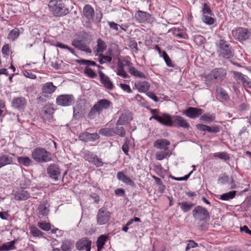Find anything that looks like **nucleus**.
Instances as JSON below:
<instances>
[{
  "mask_svg": "<svg viewBox=\"0 0 251 251\" xmlns=\"http://www.w3.org/2000/svg\"><path fill=\"white\" fill-rule=\"evenodd\" d=\"M135 19L139 23H151L154 21V18L151 15L141 10L135 13Z\"/></svg>",
  "mask_w": 251,
  "mask_h": 251,
  "instance_id": "nucleus-11",
  "label": "nucleus"
},
{
  "mask_svg": "<svg viewBox=\"0 0 251 251\" xmlns=\"http://www.w3.org/2000/svg\"><path fill=\"white\" fill-rule=\"evenodd\" d=\"M84 73L91 78H95L97 76V75L94 71L91 68L88 67H86L85 69Z\"/></svg>",
  "mask_w": 251,
  "mask_h": 251,
  "instance_id": "nucleus-54",
  "label": "nucleus"
},
{
  "mask_svg": "<svg viewBox=\"0 0 251 251\" xmlns=\"http://www.w3.org/2000/svg\"><path fill=\"white\" fill-rule=\"evenodd\" d=\"M107 45L101 39L99 38L97 40V48L96 50V55L102 53L106 50Z\"/></svg>",
  "mask_w": 251,
  "mask_h": 251,
  "instance_id": "nucleus-32",
  "label": "nucleus"
},
{
  "mask_svg": "<svg viewBox=\"0 0 251 251\" xmlns=\"http://www.w3.org/2000/svg\"><path fill=\"white\" fill-rule=\"evenodd\" d=\"M107 23L110 28L112 29L115 30V31H118L119 28L122 30H125L122 27H121L119 25L114 22L108 21Z\"/></svg>",
  "mask_w": 251,
  "mask_h": 251,
  "instance_id": "nucleus-52",
  "label": "nucleus"
},
{
  "mask_svg": "<svg viewBox=\"0 0 251 251\" xmlns=\"http://www.w3.org/2000/svg\"><path fill=\"white\" fill-rule=\"evenodd\" d=\"M56 89V87L53 85L52 82L45 83L42 88V92L45 94H50L53 93Z\"/></svg>",
  "mask_w": 251,
  "mask_h": 251,
  "instance_id": "nucleus-27",
  "label": "nucleus"
},
{
  "mask_svg": "<svg viewBox=\"0 0 251 251\" xmlns=\"http://www.w3.org/2000/svg\"><path fill=\"white\" fill-rule=\"evenodd\" d=\"M37 225L41 229L45 231H49L51 228L50 225L49 223L38 222Z\"/></svg>",
  "mask_w": 251,
  "mask_h": 251,
  "instance_id": "nucleus-50",
  "label": "nucleus"
},
{
  "mask_svg": "<svg viewBox=\"0 0 251 251\" xmlns=\"http://www.w3.org/2000/svg\"><path fill=\"white\" fill-rule=\"evenodd\" d=\"M99 61L100 64H103L106 62H110L112 59L110 55H104L102 53L99 54Z\"/></svg>",
  "mask_w": 251,
  "mask_h": 251,
  "instance_id": "nucleus-47",
  "label": "nucleus"
},
{
  "mask_svg": "<svg viewBox=\"0 0 251 251\" xmlns=\"http://www.w3.org/2000/svg\"><path fill=\"white\" fill-rule=\"evenodd\" d=\"M201 12L202 13V16L207 15H209L210 16L214 15L210 7L206 3L202 4Z\"/></svg>",
  "mask_w": 251,
  "mask_h": 251,
  "instance_id": "nucleus-45",
  "label": "nucleus"
},
{
  "mask_svg": "<svg viewBox=\"0 0 251 251\" xmlns=\"http://www.w3.org/2000/svg\"><path fill=\"white\" fill-rule=\"evenodd\" d=\"M117 178L123 182L131 186L134 185V182L123 172H119L117 173Z\"/></svg>",
  "mask_w": 251,
  "mask_h": 251,
  "instance_id": "nucleus-26",
  "label": "nucleus"
},
{
  "mask_svg": "<svg viewBox=\"0 0 251 251\" xmlns=\"http://www.w3.org/2000/svg\"><path fill=\"white\" fill-rule=\"evenodd\" d=\"M164 60L168 67L172 68L175 67L174 64L172 62V60L171 59L169 56H168Z\"/></svg>",
  "mask_w": 251,
  "mask_h": 251,
  "instance_id": "nucleus-57",
  "label": "nucleus"
},
{
  "mask_svg": "<svg viewBox=\"0 0 251 251\" xmlns=\"http://www.w3.org/2000/svg\"><path fill=\"white\" fill-rule=\"evenodd\" d=\"M50 11L55 17H62L67 15L69 10L60 0H50L49 3Z\"/></svg>",
  "mask_w": 251,
  "mask_h": 251,
  "instance_id": "nucleus-2",
  "label": "nucleus"
},
{
  "mask_svg": "<svg viewBox=\"0 0 251 251\" xmlns=\"http://www.w3.org/2000/svg\"><path fill=\"white\" fill-rule=\"evenodd\" d=\"M100 113V110L94 104L88 114V118L90 119H94L98 117Z\"/></svg>",
  "mask_w": 251,
  "mask_h": 251,
  "instance_id": "nucleus-37",
  "label": "nucleus"
},
{
  "mask_svg": "<svg viewBox=\"0 0 251 251\" xmlns=\"http://www.w3.org/2000/svg\"><path fill=\"white\" fill-rule=\"evenodd\" d=\"M146 94L149 98L153 100L154 101L157 102L158 101V99L153 93L149 92H147Z\"/></svg>",
  "mask_w": 251,
  "mask_h": 251,
  "instance_id": "nucleus-59",
  "label": "nucleus"
},
{
  "mask_svg": "<svg viewBox=\"0 0 251 251\" xmlns=\"http://www.w3.org/2000/svg\"><path fill=\"white\" fill-rule=\"evenodd\" d=\"M18 161L19 163L23 164L24 166H29L31 164V160L26 156L23 157L20 156L18 157Z\"/></svg>",
  "mask_w": 251,
  "mask_h": 251,
  "instance_id": "nucleus-48",
  "label": "nucleus"
},
{
  "mask_svg": "<svg viewBox=\"0 0 251 251\" xmlns=\"http://www.w3.org/2000/svg\"><path fill=\"white\" fill-rule=\"evenodd\" d=\"M241 231H244L245 233L251 235V230L249 229L247 226H244L243 227L240 228Z\"/></svg>",
  "mask_w": 251,
  "mask_h": 251,
  "instance_id": "nucleus-64",
  "label": "nucleus"
},
{
  "mask_svg": "<svg viewBox=\"0 0 251 251\" xmlns=\"http://www.w3.org/2000/svg\"><path fill=\"white\" fill-rule=\"evenodd\" d=\"M108 238V236L106 235H102L98 238L97 241V246L98 251H100L103 248L105 242Z\"/></svg>",
  "mask_w": 251,
  "mask_h": 251,
  "instance_id": "nucleus-36",
  "label": "nucleus"
},
{
  "mask_svg": "<svg viewBox=\"0 0 251 251\" xmlns=\"http://www.w3.org/2000/svg\"><path fill=\"white\" fill-rule=\"evenodd\" d=\"M135 87L141 93L146 92L150 87V84L146 81L138 82L135 83Z\"/></svg>",
  "mask_w": 251,
  "mask_h": 251,
  "instance_id": "nucleus-28",
  "label": "nucleus"
},
{
  "mask_svg": "<svg viewBox=\"0 0 251 251\" xmlns=\"http://www.w3.org/2000/svg\"><path fill=\"white\" fill-rule=\"evenodd\" d=\"M9 46L7 44L4 45L1 50V52L3 54L8 55L9 54Z\"/></svg>",
  "mask_w": 251,
  "mask_h": 251,
  "instance_id": "nucleus-62",
  "label": "nucleus"
},
{
  "mask_svg": "<svg viewBox=\"0 0 251 251\" xmlns=\"http://www.w3.org/2000/svg\"><path fill=\"white\" fill-rule=\"evenodd\" d=\"M213 16L209 15L202 16V21L207 25H212L214 24L215 19L212 17Z\"/></svg>",
  "mask_w": 251,
  "mask_h": 251,
  "instance_id": "nucleus-46",
  "label": "nucleus"
},
{
  "mask_svg": "<svg viewBox=\"0 0 251 251\" xmlns=\"http://www.w3.org/2000/svg\"><path fill=\"white\" fill-rule=\"evenodd\" d=\"M232 73L237 84L242 85L245 88H251V79L247 75L237 71H233Z\"/></svg>",
  "mask_w": 251,
  "mask_h": 251,
  "instance_id": "nucleus-9",
  "label": "nucleus"
},
{
  "mask_svg": "<svg viewBox=\"0 0 251 251\" xmlns=\"http://www.w3.org/2000/svg\"><path fill=\"white\" fill-rule=\"evenodd\" d=\"M44 118L45 120L51 122L53 120V115L54 112V109L53 105L50 103L46 104L42 110Z\"/></svg>",
  "mask_w": 251,
  "mask_h": 251,
  "instance_id": "nucleus-17",
  "label": "nucleus"
},
{
  "mask_svg": "<svg viewBox=\"0 0 251 251\" xmlns=\"http://www.w3.org/2000/svg\"><path fill=\"white\" fill-rule=\"evenodd\" d=\"M32 157L38 162H47L51 159V153L41 148L35 149L32 152Z\"/></svg>",
  "mask_w": 251,
  "mask_h": 251,
  "instance_id": "nucleus-4",
  "label": "nucleus"
},
{
  "mask_svg": "<svg viewBox=\"0 0 251 251\" xmlns=\"http://www.w3.org/2000/svg\"><path fill=\"white\" fill-rule=\"evenodd\" d=\"M99 75L100 82L108 90H112L114 85L109 77L105 75L101 71L99 72Z\"/></svg>",
  "mask_w": 251,
  "mask_h": 251,
  "instance_id": "nucleus-23",
  "label": "nucleus"
},
{
  "mask_svg": "<svg viewBox=\"0 0 251 251\" xmlns=\"http://www.w3.org/2000/svg\"><path fill=\"white\" fill-rule=\"evenodd\" d=\"M83 157L86 161L93 164L97 167H101L103 163L101 160L94 153L88 150H85L82 152Z\"/></svg>",
  "mask_w": 251,
  "mask_h": 251,
  "instance_id": "nucleus-10",
  "label": "nucleus"
},
{
  "mask_svg": "<svg viewBox=\"0 0 251 251\" xmlns=\"http://www.w3.org/2000/svg\"><path fill=\"white\" fill-rule=\"evenodd\" d=\"M79 62L83 65L87 66H96V63L95 61L89 60L81 59L79 61Z\"/></svg>",
  "mask_w": 251,
  "mask_h": 251,
  "instance_id": "nucleus-56",
  "label": "nucleus"
},
{
  "mask_svg": "<svg viewBox=\"0 0 251 251\" xmlns=\"http://www.w3.org/2000/svg\"><path fill=\"white\" fill-rule=\"evenodd\" d=\"M117 75L121 76L123 78H126L129 77V75L124 70V65L123 63H120L117 66Z\"/></svg>",
  "mask_w": 251,
  "mask_h": 251,
  "instance_id": "nucleus-38",
  "label": "nucleus"
},
{
  "mask_svg": "<svg viewBox=\"0 0 251 251\" xmlns=\"http://www.w3.org/2000/svg\"><path fill=\"white\" fill-rule=\"evenodd\" d=\"M215 119V116L214 114L206 113L201 116L200 120L203 123L209 124L214 121Z\"/></svg>",
  "mask_w": 251,
  "mask_h": 251,
  "instance_id": "nucleus-35",
  "label": "nucleus"
},
{
  "mask_svg": "<svg viewBox=\"0 0 251 251\" xmlns=\"http://www.w3.org/2000/svg\"><path fill=\"white\" fill-rule=\"evenodd\" d=\"M178 205L181 210L184 213L189 211L195 205V204L190 201H183L178 202Z\"/></svg>",
  "mask_w": 251,
  "mask_h": 251,
  "instance_id": "nucleus-30",
  "label": "nucleus"
},
{
  "mask_svg": "<svg viewBox=\"0 0 251 251\" xmlns=\"http://www.w3.org/2000/svg\"><path fill=\"white\" fill-rule=\"evenodd\" d=\"M15 241H12L3 244L0 246V251H9L16 249Z\"/></svg>",
  "mask_w": 251,
  "mask_h": 251,
  "instance_id": "nucleus-33",
  "label": "nucleus"
},
{
  "mask_svg": "<svg viewBox=\"0 0 251 251\" xmlns=\"http://www.w3.org/2000/svg\"><path fill=\"white\" fill-rule=\"evenodd\" d=\"M219 93L222 98H223L225 100L228 99V94L226 91H225L224 90H223V89H220Z\"/></svg>",
  "mask_w": 251,
  "mask_h": 251,
  "instance_id": "nucleus-60",
  "label": "nucleus"
},
{
  "mask_svg": "<svg viewBox=\"0 0 251 251\" xmlns=\"http://www.w3.org/2000/svg\"><path fill=\"white\" fill-rule=\"evenodd\" d=\"M236 191H232L229 192L224 193L220 196V199L223 201H228L233 199L236 195Z\"/></svg>",
  "mask_w": 251,
  "mask_h": 251,
  "instance_id": "nucleus-39",
  "label": "nucleus"
},
{
  "mask_svg": "<svg viewBox=\"0 0 251 251\" xmlns=\"http://www.w3.org/2000/svg\"><path fill=\"white\" fill-rule=\"evenodd\" d=\"M170 155L169 151H162L156 152L155 154L156 159L158 160H162L167 156Z\"/></svg>",
  "mask_w": 251,
  "mask_h": 251,
  "instance_id": "nucleus-44",
  "label": "nucleus"
},
{
  "mask_svg": "<svg viewBox=\"0 0 251 251\" xmlns=\"http://www.w3.org/2000/svg\"><path fill=\"white\" fill-rule=\"evenodd\" d=\"M232 34L239 42L245 41L251 36V31L246 28L238 27L232 30Z\"/></svg>",
  "mask_w": 251,
  "mask_h": 251,
  "instance_id": "nucleus-8",
  "label": "nucleus"
},
{
  "mask_svg": "<svg viewBox=\"0 0 251 251\" xmlns=\"http://www.w3.org/2000/svg\"><path fill=\"white\" fill-rule=\"evenodd\" d=\"M110 213L104 208L99 209L97 215V223L100 225L106 224L110 219Z\"/></svg>",
  "mask_w": 251,
  "mask_h": 251,
  "instance_id": "nucleus-14",
  "label": "nucleus"
},
{
  "mask_svg": "<svg viewBox=\"0 0 251 251\" xmlns=\"http://www.w3.org/2000/svg\"><path fill=\"white\" fill-rule=\"evenodd\" d=\"M197 247H198V244L197 243L195 242L193 240H190L188 241L185 250L187 251L192 248H196Z\"/></svg>",
  "mask_w": 251,
  "mask_h": 251,
  "instance_id": "nucleus-53",
  "label": "nucleus"
},
{
  "mask_svg": "<svg viewBox=\"0 0 251 251\" xmlns=\"http://www.w3.org/2000/svg\"><path fill=\"white\" fill-rule=\"evenodd\" d=\"M27 104V100L24 97H17L13 99L11 102L12 107L20 111H23Z\"/></svg>",
  "mask_w": 251,
  "mask_h": 251,
  "instance_id": "nucleus-13",
  "label": "nucleus"
},
{
  "mask_svg": "<svg viewBox=\"0 0 251 251\" xmlns=\"http://www.w3.org/2000/svg\"><path fill=\"white\" fill-rule=\"evenodd\" d=\"M38 210L39 214L42 216H47L49 212V206L46 202L43 201L39 204Z\"/></svg>",
  "mask_w": 251,
  "mask_h": 251,
  "instance_id": "nucleus-29",
  "label": "nucleus"
},
{
  "mask_svg": "<svg viewBox=\"0 0 251 251\" xmlns=\"http://www.w3.org/2000/svg\"><path fill=\"white\" fill-rule=\"evenodd\" d=\"M132 120L131 113L128 110L121 112V115L117 122V126H124L129 124Z\"/></svg>",
  "mask_w": 251,
  "mask_h": 251,
  "instance_id": "nucleus-16",
  "label": "nucleus"
},
{
  "mask_svg": "<svg viewBox=\"0 0 251 251\" xmlns=\"http://www.w3.org/2000/svg\"><path fill=\"white\" fill-rule=\"evenodd\" d=\"M79 138L80 140L86 142H94L99 139L100 136L97 133H90L88 132H84L80 134Z\"/></svg>",
  "mask_w": 251,
  "mask_h": 251,
  "instance_id": "nucleus-21",
  "label": "nucleus"
},
{
  "mask_svg": "<svg viewBox=\"0 0 251 251\" xmlns=\"http://www.w3.org/2000/svg\"><path fill=\"white\" fill-rule=\"evenodd\" d=\"M213 156L215 157L219 158L225 161H227L229 159V156L226 152H218L213 154Z\"/></svg>",
  "mask_w": 251,
  "mask_h": 251,
  "instance_id": "nucleus-49",
  "label": "nucleus"
},
{
  "mask_svg": "<svg viewBox=\"0 0 251 251\" xmlns=\"http://www.w3.org/2000/svg\"><path fill=\"white\" fill-rule=\"evenodd\" d=\"M120 85L121 87L124 91H126V92L129 93H131L132 91L129 85L122 83H120Z\"/></svg>",
  "mask_w": 251,
  "mask_h": 251,
  "instance_id": "nucleus-58",
  "label": "nucleus"
},
{
  "mask_svg": "<svg viewBox=\"0 0 251 251\" xmlns=\"http://www.w3.org/2000/svg\"><path fill=\"white\" fill-rule=\"evenodd\" d=\"M25 75L26 77L31 79H35L36 78V75L30 72H25Z\"/></svg>",
  "mask_w": 251,
  "mask_h": 251,
  "instance_id": "nucleus-63",
  "label": "nucleus"
},
{
  "mask_svg": "<svg viewBox=\"0 0 251 251\" xmlns=\"http://www.w3.org/2000/svg\"><path fill=\"white\" fill-rule=\"evenodd\" d=\"M92 241L87 237H83L79 239L75 243L77 250L82 251L91 246Z\"/></svg>",
  "mask_w": 251,
  "mask_h": 251,
  "instance_id": "nucleus-22",
  "label": "nucleus"
},
{
  "mask_svg": "<svg viewBox=\"0 0 251 251\" xmlns=\"http://www.w3.org/2000/svg\"><path fill=\"white\" fill-rule=\"evenodd\" d=\"M47 172L49 177L55 181L59 179V177L61 175V171L58 165L52 164L47 169Z\"/></svg>",
  "mask_w": 251,
  "mask_h": 251,
  "instance_id": "nucleus-15",
  "label": "nucleus"
},
{
  "mask_svg": "<svg viewBox=\"0 0 251 251\" xmlns=\"http://www.w3.org/2000/svg\"><path fill=\"white\" fill-rule=\"evenodd\" d=\"M83 15L88 21L87 23L88 24L90 25L94 20L95 15V11L93 8L90 5H85L83 9Z\"/></svg>",
  "mask_w": 251,
  "mask_h": 251,
  "instance_id": "nucleus-20",
  "label": "nucleus"
},
{
  "mask_svg": "<svg viewBox=\"0 0 251 251\" xmlns=\"http://www.w3.org/2000/svg\"><path fill=\"white\" fill-rule=\"evenodd\" d=\"M13 158L8 155L0 156V168L7 165L12 164Z\"/></svg>",
  "mask_w": 251,
  "mask_h": 251,
  "instance_id": "nucleus-31",
  "label": "nucleus"
},
{
  "mask_svg": "<svg viewBox=\"0 0 251 251\" xmlns=\"http://www.w3.org/2000/svg\"><path fill=\"white\" fill-rule=\"evenodd\" d=\"M95 105L101 113L103 110L109 109L112 105V103L110 100L104 99L98 100Z\"/></svg>",
  "mask_w": 251,
  "mask_h": 251,
  "instance_id": "nucleus-25",
  "label": "nucleus"
},
{
  "mask_svg": "<svg viewBox=\"0 0 251 251\" xmlns=\"http://www.w3.org/2000/svg\"><path fill=\"white\" fill-rule=\"evenodd\" d=\"M9 216L8 211L0 212V218L2 220H7Z\"/></svg>",
  "mask_w": 251,
  "mask_h": 251,
  "instance_id": "nucleus-61",
  "label": "nucleus"
},
{
  "mask_svg": "<svg viewBox=\"0 0 251 251\" xmlns=\"http://www.w3.org/2000/svg\"><path fill=\"white\" fill-rule=\"evenodd\" d=\"M170 145V141L166 139H158L155 141L153 143V146L155 148L164 151H169L168 146Z\"/></svg>",
  "mask_w": 251,
  "mask_h": 251,
  "instance_id": "nucleus-24",
  "label": "nucleus"
},
{
  "mask_svg": "<svg viewBox=\"0 0 251 251\" xmlns=\"http://www.w3.org/2000/svg\"><path fill=\"white\" fill-rule=\"evenodd\" d=\"M75 99L74 96L72 94H63L58 96L56 102L58 105L62 106H69L75 102Z\"/></svg>",
  "mask_w": 251,
  "mask_h": 251,
  "instance_id": "nucleus-12",
  "label": "nucleus"
},
{
  "mask_svg": "<svg viewBox=\"0 0 251 251\" xmlns=\"http://www.w3.org/2000/svg\"><path fill=\"white\" fill-rule=\"evenodd\" d=\"M192 214L194 218L199 222H205L210 219L209 212L201 206H196L192 211Z\"/></svg>",
  "mask_w": 251,
  "mask_h": 251,
  "instance_id": "nucleus-5",
  "label": "nucleus"
},
{
  "mask_svg": "<svg viewBox=\"0 0 251 251\" xmlns=\"http://www.w3.org/2000/svg\"><path fill=\"white\" fill-rule=\"evenodd\" d=\"M74 246V243L73 241L67 240L63 242L61 248L63 251H72Z\"/></svg>",
  "mask_w": 251,
  "mask_h": 251,
  "instance_id": "nucleus-34",
  "label": "nucleus"
},
{
  "mask_svg": "<svg viewBox=\"0 0 251 251\" xmlns=\"http://www.w3.org/2000/svg\"><path fill=\"white\" fill-rule=\"evenodd\" d=\"M30 232L33 236L36 237H43L44 233L40 231L37 227L31 226L29 228Z\"/></svg>",
  "mask_w": 251,
  "mask_h": 251,
  "instance_id": "nucleus-40",
  "label": "nucleus"
},
{
  "mask_svg": "<svg viewBox=\"0 0 251 251\" xmlns=\"http://www.w3.org/2000/svg\"><path fill=\"white\" fill-rule=\"evenodd\" d=\"M226 71L222 68H216L211 71L205 77V82L207 85L212 83L213 78L214 79L222 80L226 76Z\"/></svg>",
  "mask_w": 251,
  "mask_h": 251,
  "instance_id": "nucleus-6",
  "label": "nucleus"
},
{
  "mask_svg": "<svg viewBox=\"0 0 251 251\" xmlns=\"http://www.w3.org/2000/svg\"><path fill=\"white\" fill-rule=\"evenodd\" d=\"M100 134L106 136H112L115 134L122 137L125 135V131L123 126H113V127H105L101 129Z\"/></svg>",
  "mask_w": 251,
  "mask_h": 251,
  "instance_id": "nucleus-7",
  "label": "nucleus"
},
{
  "mask_svg": "<svg viewBox=\"0 0 251 251\" xmlns=\"http://www.w3.org/2000/svg\"><path fill=\"white\" fill-rule=\"evenodd\" d=\"M230 180V178L227 175L224 174L222 176L219 178L218 179V183L225 184L227 183Z\"/></svg>",
  "mask_w": 251,
  "mask_h": 251,
  "instance_id": "nucleus-51",
  "label": "nucleus"
},
{
  "mask_svg": "<svg viewBox=\"0 0 251 251\" xmlns=\"http://www.w3.org/2000/svg\"><path fill=\"white\" fill-rule=\"evenodd\" d=\"M203 112V110L202 109L189 107L184 111L183 114L191 119H195L201 115Z\"/></svg>",
  "mask_w": 251,
  "mask_h": 251,
  "instance_id": "nucleus-18",
  "label": "nucleus"
},
{
  "mask_svg": "<svg viewBox=\"0 0 251 251\" xmlns=\"http://www.w3.org/2000/svg\"><path fill=\"white\" fill-rule=\"evenodd\" d=\"M20 35V31L17 28L12 29L8 35V38L14 41L16 40Z\"/></svg>",
  "mask_w": 251,
  "mask_h": 251,
  "instance_id": "nucleus-43",
  "label": "nucleus"
},
{
  "mask_svg": "<svg viewBox=\"0 0 251 251\" xmlns=\"http://www.w3.org/2000/svg\"><path fill=\"white\" fill-rule=\"evenodd\" d=\"M217 52L219 56L225 59H229L234 56V50L229 44L224 39H221L217 44Z\"/></svg>",
  "mask_w": 251,
  "mask_h": 251,
  "instance_id": "nucleus-3",
  "label": "nucleus"
},
{
  "mask_svg": "<svg viewBox=\"0 0 251 251\" xmlns=\"http://www.w3.org/2000/svg\"><path fill=\"white\" fill-rule=\"evenodd\" d=\"M197 128L201 131H207L212 133H217L220 131L219 126H197Z\"/></svg>",
  "mask_w": 251,
  "mask_h": 251,
  "instance_id": "nucleus-42",
  "label": "nucleus"
},
{
  "mask_svg": "<svg viewBox=\"0 0 251 251\" xmlns=\"http://www.w3.org/2000/svg\"><path fill=\"white\" fill-rule=\"evenodd\" d=\"M128 72L131 75L135 77L143 78H146V75L142 72L138 71L133 67L129 68Z\"/></svg>",
  "mask_w": 251,
  "mask_h": 251,
  "instance_id": "nucleus-41",
  "label": "nucleus"
},
{
  "mask_svg": "<svg viewBox=\"0 0 251 251\" xmlns=\"http://www.w3.org/2000/svg\"><path fill=\"white\" fill-rule=\"evenodd\" d=\"M153 115L150 118V120L154 119L160 124L165 126H173V124L178 126H188L186 121L181 117L178 116H171L166 113H158V110L151 109Z\"/></svg>",
  "mask_w": 251,
  "mask_h": 251,
  "instance_id": "nucleus-1",
  "label": "nucleus"
},
{
  "mask_svg": "<svg viewBox=\"0 0 251 251\" xmlns=\"http://www.w3.org/2000/svg\"><path fill=\"white\" fill-rule=\"evenodd\" d=\"M78 49L87 53H91L92 52L91 49L82 42H81L79 45V47Z\"/></svg>",
  "mask_w": 251,
  "mask_h": 251,
  "instance_id": "nucleus-55",
  "label": "nucleus"
},
{
  "mask_svg": "<svg viewBox=\"0 0 251 251\" xmlns=\"http://www.w3.org/2000/svg\"><path fill=\"white\" fill-rule=\"evenodd\" d=\"M14 199L17 201H25L30 198L29 193L23 188L13 192Z\"/></svg>",
  "mask_w": 251,
  "mask_h": 251,
  "instance_id": "nucleus-19",
  "label": "nucleus"
}]
</instances>
